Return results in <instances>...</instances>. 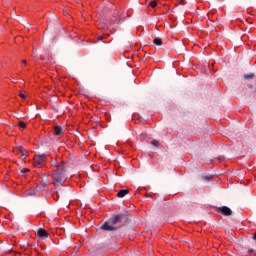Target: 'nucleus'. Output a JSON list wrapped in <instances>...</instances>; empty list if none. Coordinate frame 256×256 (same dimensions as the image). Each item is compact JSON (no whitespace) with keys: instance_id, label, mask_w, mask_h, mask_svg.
Returning <instances> with one entry per match:
<instances>
[{"instance_id":"nucleus-5","label":"nucleus","mask_w":256,"mask_h":256,"mask_svg":"<svg viewBox=\"0 0 256 256\" xmlns=\"http://www.w3.org/2000/svg\"><path fill=\"white\" fill-rule=\"evenodd\" d=\"M55 167L57 168L56 172L62 173L63 175H67V171L69 169V166L65 163H55Z\"/></svg>"},{"instance_id":"nucleus-28","label":"nucleus","mask_w":256,"mask_h":256,"mask_svg":"<svg viewBox=\"0 0 256 256\" xmlns=\"http://www.w3.org/2000/svg\"><path fill=\"white\" fill-rule=\"evenodd\" d=\"M20 97H21V99H26V96L23 93H20Z\"/></svg>"},{"instance_id":"nucleus-24","label":"nucleus","mask_w":256,"mask_h":256,"mask_svg":"<svg viewBox=\"0 0 256 256\" xmlns=\"http://www.w3.org/2000/svg\"><path fill=\"white\" fill-rule=\"evenodd\" d=\"M218 160L220 161V163H223V161H225V156H219Z\"/></svg>"},{"instance_id":"nucleus-10","label":"nucleus","mask_w":256,"mask_h":256,"mask_svg":"<svg viewBox=\"0 0 256 256\" xmlns=\"http://www.w3.org/2000/svg\"><path fill=\"white\" fill-rule=\"evenodd\" d=\"M153 44L158 45L159 47H161V45H163V41L161 40V38L156 37V38L153 39Z\"/></svg>"},{"instance_id":"nucleus-23","label":"nucleus","mask_w":256,"mask_h":256,"mask_svg":"<svg viewBox=\"0 0 256 256\" xmlns=\"http://www.w3.org/2000/svg\"><path fill=\"white\" fill-rule=\"evenodd\" d=\"M99 29H108L107 24H100Z\"/></svg>"},{"instance_id":"nucleus-25","label":"nucleus","mask_w":256,"mask_h":256,"mask_svg":"<svg viewBox=\"0 0 256 256\" xmlns=\"http://www.w3.org/2000/svg\"><path fill=\"white\" fill-rule=\"evenodd\" d=\"M16 14H17V13L15 12V10H13V11L11 12V17H12V19H16V18H15Z\"/></svg>"},{"instance_id":"nucleus-14","label":"nucleus","mask_w":256,"mask_h":256,"mask_svg":"<svg viewBox=\"0 0 256 256\" xmlns=\"http://www.w3.org/2000/svg\"><path fill=\"white\" fill-rule=\"evenodd\" d=\"M117 15H118V19L114 17V18L112 19L113 23H119V22L121 21L120 12H117Z\"/></svg>"},{"instance_id":"nucleus-20","label":"nucleus","mask_w":256,"mask_h":256,"mask_svg":"<svg viewBox=\"0 0 256 256\" xmlns=\"http://www.w3.org/2000/svg\"><path fill=\"white\" fill-rule=\"evenodd\" d=\"M205 181H211L213 179V175H208L204 177Z\"/></svg>"},{"instance_id":"nucleus-32","label":"nucleus","mask_w":256,"mask_h":256,"mask_svg":"<svg viewBox=\"0 0 256 256\" xmlns=\"http://www.w3.org/2000/svg\"><path fill=\"white\" fill-rule=\"evenodd\" d=\"M42 177H47V175H45V174H42Z\"/></svg>"},{"instance_id":"nucleus-21","label":"nucleus","mask_w":256,"mask_h":256,"mask_svg":"<svg viewBox=\"0 0 256 256\" xmlns=\"http://www.w3.org/2000/svg\"><path fill=\"white\" fill-rule=\"evenodd\" d=\"M151 143L154 147H158V145H159V141H157V140H153Z\"/></svg>"},{"instance_id":"nucleus-3","label":"nucleus","mask_w":256,"mask_h":256,"mask_svg":"<svg viewBox=\"0 0 256 256\" xmlns=\"http://www.w3.org/2000/svg\"><path fill=\"white\" fill-rule=\"evenodd\" d=\"M53 179H54V185H59L61 183H63V181H65V174H62L61 172H57L55 171L52 175Z\"/></svg>"},{"instance_id":"nucleus-6","label":"nucleus","mask_w":256,"mask_h":256,"mask_svg":"<svg viewBox=\"0 0 256 256\" xmlns=\"http://www.w3.org/2000/svg\"><path fill=\"white\" fill-rule=\"evenodd\" d=\"M218 211L222 212V215H225L226 217H230V215H233V211L227 206L219 207Z\"/></svg>"},{"instance_id":"nucleus-16","label":"nucleus","mask_w":256,"mask_h":256,"mask_svg":"<svg viewBox=\"0 0 256 256\" xmlns=\"http://www.w3.org/2000/svg\"><path fill=\"white\" fill-rule=\"evenodd\" d=\"M26 195H27L28 197H33V195H35V190H28V191L26 192Z\"/></svg>"},{"instance_id":"nucleus-30","label":"nucleus","mask_w":256,"mask_h":256,"mask_svg":"<svg viewBox=\"0 0 256 256\" xmlns=\"http://www.w3.org/2000/svg\"><path fill=\"white\" fill-rule=\"evenodd\" d=\"M22 65H27V60H23Z\"/></svg>"},{"instance_id":"nucleus-7","label":"nucleus","mask_w":256,"mask_h":256,"mask_svg":"<svg viewBox=\"0 0 256 256\" xmlns=\"http://www.w3.org/2000/svg\"><path fill=\"white\" fill-rule=\"evenodd\" d=\"M37 235H38V237H41L42 239H47V237H49V233L47 232V230H45L43 228L38 229Z\"/></svg>"},{"instance_id":"nucleus-22","label":"nucleus","mask_w":256,"mask_h":256,"mask_svg":"<svg viewBox=\"0 0 256 256\" xmlns=\"http://www.w3.org/2000/svg\"><path fill=\"white\" fill-rule=\"evenodd\" d=\"M15 149H18L20 153H22V151H25V149H23V146H16Z\"/></svg>"},{"instance_id":"nucleus-1","label":"nucleus","mask_w":256,"mask_h":256,"mask_svg":"<svg viewBox=\"0 0 256 256\" xmlns=\"http://www.w3.org/2000/svg\"><path fill=\"white\" fill-rule=\"evenodd\" d=\"M129 221V214L127 213H121L114 215L112 218H110L111 225H117L118 223H124V225H127V222Z\"/></svg>"},{"instance_id":"nucleus-17","label":"nucleus","mask_w":256,"mask_h":256,"mask_svg":"<svg viewBox=\"0 0 256 256\" xmlns=\"http://www.w3.org/2000/svg\"><path fill=\"white\" fill-rule=\"evenodd\" d=\"M18 125H19L20 129H25V127H27V123H25L23 121H20Z\"/></svg>"},{"instance_id":"nucleus-26","label":"nucleus","mask_w":256,"mask_h":256,"mask_svg":"<svg viewBox=\"0 0 256 256\" xmlns=\"http://www.w3.org/2000/svg\"><path fill=\"white\" fill-rule=\"evenodd\" d=\"M98 41H103V39H105V36H98Z\"/></svg>"},{"instance_id":"nucleus-29","label":"nucleus","mask_w":256,"mask_h":256,"mask_svg":"<svg viewBox=\"0 0 256 256\" xmlns=\"http://www.w3.org/2000/svg\"><path fill=\"white\" fill-rule=\"evenodd\" d=\"M0 31H5V26H0Z\"/></svg>"},{"instance_id":"nucleus-4","label":"nucleus","mask_w":256,"mask_h":256,"mask_svg":"<svg viewBox=\"0 0 256 256\" xmlns=\"http://www.w3.org/2000/svg\"><path fill=\"white\" fill-rule=\"evenodd\" d=\"M102 231H117V229H119V227L115 226V224H111V219H109V221L105 222L102 226H101Z\"/></svg>"},{"instance_id":"nucleus-27","label":"nucleus","mask_w":256,"mask_h":256,"mask_svg":"<svg viewBox=\"0 0 256 256\" xmlns=\"http://www.w3.org/2000/svg\"><path fill=\"white\" fill-rule=\"evenodd\" d=\"M248 253H254V255L256 256V250L250 249L248 250Z\"/></svg>"},{"instance_id":"nucleus-12","label":"nucleus","mask_w":256,"mask_h":256,"mask_svg":"<svg viewBox=\"0 0 256 256\" xmlns=\"http://www.w3.org/2000/svg\"><path fill=\"white\" fill-rule=\"evenodd\" d=\"M244 79L246 81H251V79H255V73L245 74Z\"/></svg>"},{"instance_id":"nucleus-9","label":"nucleus","mask_w":256,"mask_h":256,"mask_svg":"<svg viewBox=\"0 0 256 256\" xmlns=\"http://www.w3.org/2000/svg\"><path fill=\"white\" fill-rule=\"evenodd\" d=\"M125 195H129V190L122 189V190L118 191V193H117V197H119V199H123V197H125Z\"/></svg>"},{"instance_id":"nucleus-11","label":"nucleus","mask_w":256,"mask_h":256,"mask_svg":"<svg viewBox=\"0 0 256 256\" xmlns=\"http://www.w3.org/2000/svg\"><path fill=\"white\" fill-rule=\"evenodd\" d=\"M61 133H63V128H61V126H55L54 127V134L55 135H61Z\"/></svg>"},{"instance_id":"nucleus-15","label":"nucleus","mask_w":256,"mask_h":256,"mask_svg":"<svg viewBox=\"0 0 256 256\" xmlns=\"http://www.w3.org/2000/svg\"><path fill=\"white\" fill-rule=\"evenodd\" d=\"M149 6L152 7V9H156L157 7V1L153 0L149 3Z\"/></svg>"},{"instance_id":"nucleus-8","label":"nucleus","mask_w":256,"mask_h":256,"mask_svg":"<svg viewBox=\"0 0 256 256\" xmlns=\"http://www.w3.org/2000/svg\"><path fill=\"white\" fill-rule=\"evenodd\" d=\"M47 185H49V181H42L37 184L36 189H37V191H44L45 187H47Z\"/></svg>"},{"instance_id":"nucleus-18","label":"nucleus","mask_w":256,"mask_h":256,"mask_svg":"<svg viewBox=\"0 0 256 256\" xmlns=\"http://www.w3.org/2000/svg\"><path fill=\"white\" fill-rule=\"evenodd\" d=\"M29 171H31V170H29L28 168H24V169L20 170V173L23 175V177H25V173H29Z\"/></svg>"},{"instance_id":"nucleus-2","label":"nucleus","mask_w":256,"mask_h":256,"mask_svg":"<svg viewBox=\"0 0 256 256\" xmlns=\"http://www.w3.org/2000/svg\"><path fill=\"white\" fill-rule=\"evenodd\" d=\"M34 167H43L45 165V161H47V156L45 154H37L33 159Z\"/></svg>"},{"instance_id":"nucleus-19","label":"nucleus","mask_w":256,"mask_h":256,"mask_svg":"<svg viewBox=\"0 0 256 256\" xmlns=\"http://www.w3.org/2000/svg\"><path fill=\"white\" fill-rule=\"evenodd\" d=\"M52 109H53V111H55V113H59V107L58 106L52 105Z\"/></svg>"},{"instance_id":"nucleus-31","label":"nucleus","mask_w":256,"mask_h":256,"mask_svg":"<svg viewBox=\"0 0 256 256\" xmlns=\"http://www.w3.org/2000/svg\"><path fill=\"white\" fill-rule=\"evenodd\" d=\"M253 240L256 241V232L253 234Z\"/></svg>"},{"instance_id":"nucleus-13","label":"nucleus","mask_w":256,"mask_h":256,"mask_svg":"<svg viewBox=\"0 0 256 256\" xmlns=\"http://www.w3.org/2000/svg\"><path fill=\"white\" fill-rule=\"evenodd\" d=\"M21 157L20 159H27L28 155H29V152H27V150H24L21 152Z\"/></svg>"}]
</instances>
